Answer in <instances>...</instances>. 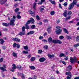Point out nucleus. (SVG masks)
<instances>
[{
	"mask_svg": "<svg viewBox=\"0 0 79 79\" xmlns=\"http://www.w3.org/2000/svg\"><path fill=\"white\" fill-rule=\"evenodd\" d=\"M77 2V0H73V2L70 4L69 6L68 10H73V8H74V6L75 5H76Z\"/></svg>",
	"mask_w": 79,
	"mask_h": 79,
	"instance_id": "nucleus-1",
	"label": "nucleus"
},
{
	"mask_svg": "<svg viewBox=\"0 0 79 79\" xmlns=\"http://www.w3.org/2000/svg\"><path fill=\"white\" fill-rule=\"evenodd\" d=\"M15 20H16V16H14L13 18H11L10 20V25L11 26H15Z\"/></svg>",
	"mask_w": 79,
	"mask_h": 79,
	"instance_id": "nucleus-2",
	"label": "nucleus"
},
{
	"mask_svg": "<svg viewBox=\"0 0 79 79\" xmlns=\"http://www.w3.org/2000/svg\"><path fill=\"white\" fill-rule=\"evenodd\" d=\"M70 60L71 63L73 64V63H74V62H76L77 61V59L76 57H74L73 59L71 57H70Z\"/></svg>",
	"mask_w": 79,
	"mask_h": 79,
	"instance_id": "nucleus-3",
	"label": "nucleus"
},
{
	"mask_svg": "<svg viewBox=\"0 0 79 79\" xmlns=\"http://www.w3.org/2000/svg\"><path fill=\"white\" fill-rule=\"evenodd\" d=\"M56 28L57 29V30L56 31V34H60L61 31H62L61 29H60V28H61V27L59 26H57L56 27Z\"/></svg>",
	"mask_w": 79,
	"mask_h": 79,
	"instance_id": "nucleus-4",
	"label": "nucleus"
},
{
	"mask_svg": "<svg viewBox=\"0 0 79 79\" xmlns=\"http://www.w3.org/2000/svg\"><path fill=\"white\" fill-rule=\"evenodd\" d=\"M30 20H28L26 24H29L31 23H32L33 24H34V19L33 18H30Z\"/></svg>",
	"mask_w": 79,
	"mask_h": 79,
	"instance_id": "nucleus-5",
	"label": "nucleus"
},
{
	"mask_svg": "<svg viewBox=\"0 0 79 79\" xmlns=\"http://www.w3.org/2000/svg\"><path fill=\"white\" fill-rule=\"evenodd\" d=\"M18 75L19 76H21V77L22 79H25V77L24 76V75L23 73H19L18 72Z\"/></svg>",
	"mask_w": 79,
	"mask_h": 79,
	"instance_id": "nucleus-6",
	"label": "nucleus"
},
{
	"mask_svg": "<svg viewBox=\"0 0 79 79\" xmlns=\"http://www.w3.org/2000/svg\"><path fill=\"white\" fill-rule=\"evenodd\" d=\"M12 40L14 41H15V42H19L20 41V39L18 38H14L12 39Z\"/></svg>",
	"mask_w": 79,
	"mask_h": 79,
	"instance_id": "nucleus-7",
	"label": "nucleus"
},
{
	"mask_svg": "<svg viewBox=\"0 0 79 79\" xmlns=\"http://www.w3.org/2000/svg\"><path fill=\"white\" fill-rule=\"evenodd\" d=\"M7 2V0H1L0 1V4L4 5Z\"/></svg>",
	"mask_w": 79,
	"mask_h": 79,
	"instance_id": "nucleus-8",
	"label": "nucleus"
},
{
	"mask_svg": "<svg viewBox=\"0 0 79 79\" xmlns=\"http://www.w3.org/2000/svg\"><path fill=\"white\" fill-rule=\"evenodd\" d=\"M46 60V59H45V58L44 57H42L39 59V61L40 62H44V61H45Z\"/></svg>",
	"mask_w": 79,
	"mask_h": 79,
	"instance_id": "nucleus-9",
	"label": "nucleus"
},
{
	"mask_svg": "<svg viewBox=\"0 0 79 79\" xmlns=\"http://www.w3.org/2000/svg\"><path fill=\"white\" fill-rule=\"evenodd\" d=\"M34 31H30L27 34V35H31L32 34H34Z\"/></svg>",
	"mask_w": 79,
	"mask_h": 79,
	"instance_id": "nucleus-10",
	"label": "nucleus"
},
{
	"mask_svg": "<svg viewBox=\"0 0 79 79\" xmlns=\"http://www.w3.org/2000/svg\"><path fill=\"white\" fill-rule=\"evenodd\" d=\"M72 69V66L71 65H69L67 69V71H71V69Z\"/></svg>",
	"mask_w": 79,
	"mask_h": 79,
	"instance_id": "nucleus-11",
	"label": "nucleus"
},
{
	"mask_svg": "<svg viewBox=\"0 0 79 79\" xmlns=\"http://www.w3.org/2000/svg\"><path fill=\"white\" fill-rule=\"evenodd\" d=\"M0 44L1 45H3V44H4L5 43V41L3 40V39H0Z\"/></svg>",
	"mask_w": 79,
	"mask_h": 79,
	"instance_id": "nucleus-12",
	"label": "nucleus"
},
{
	"mask_svg": "<svg viewBox=\"0 0 79 79\" xmlns=\"http://www.w3.org/2000/svg\"><path fill=\"white\" fill-rule=\"evenodd\" d=\"M48 40L49 43H52L53 41V40L52 39V37H49L48 39Z\"/></svg>",
	"mask_w": 79,
	"mask_h": 79,
	"instance_id": "nucleus-13",
	"label": "nucleus"
},
{
	"mask_svg": "<svg viewBox=\"0 0 79 79\" xmlns=\"http://www.w3.org/2000/svg\"><path fill=\"white\" fill-rule=\"evenodd\" d=\"M25 35V32L22 31V32H20L19 33V35H21V36H22V35Z\"/></svg>",
	"mask_w": 79,
	"mask_h": 79,
	"instance_id": "nucleus-14",
	"label": "nucleus"
},
{
	"mask_svg": "<svg viewBox=\"0 0 79 79\" xmlns=\"http://www.w3.org/2000/svg\"><path fill=\"white\" fill-rule=\"evenodd\" d=\"M63 15L64 17H67V10H65L63 14Z\"/></svg>",
	"mask_w": 79,
	"mask_h": 79,
	"instance_id": "nucleus-15",
	"label": "nucleus"
},
{
	"mask_svg": "<svg viewBox=\"0 0 79 79\" xmlns=\"http://www.w3.org/2000/svg\"><path fill=\"white\" fill-rule=\"evenodd\" d=\"M2 24L3 26H5L6 27H8V24L6 23H2Z\"/></svg>",
	"mask_w": 79,
	"mask_h": 79,
	"instance_id": "nucleus-16",
	"label": "nucleus"
},
{
	"mask_svg": "<svg viewBox=\"0 0 79 79\" xmlns=\"http://www.w3.org/2000/svg\"><path fill=\"white\" fill-rule=\"evenodd\" d=\"M64 31L65 32V33H66V34H69V32H68V31L67 29H65V28H64Z\"/></svg>",
	"mask_w": 79,
	"mask_h": 79,
	"instance_id": "nucleus-17",
	"label": "nucleus"
},
{
	"mask_svg": "<svg viewBox=\"0 0 79 79\" xmlns=\"http://www.w3.org/2000/svg\"><path fill=\"white\" fill-rule=\"evenodd\" d=\"M29 68H30V69H32L33 70L35 69V67L34 66H30L29 67Z\"/></svg>",
	"mask_w": 79,
	"mask_h": 79,
	"instance_id": "nucleus-18",
	"label": "nucleus"
},
{
	"mask_svg": "<svg viewBox=\"0 0 79 79\" xmlns=\"http://www.w3.org/2000/svg\"><path fill=\"white\" fill-rule=\"evenodd\" d=\"M59 56L60 57H63V56H66V55H65V54L63 53H60V55Z\"/></svg>",
	"mask_w": 79,
	"mask_h": 79,
	"instance_id": "nucleus-19",
	"label": "nucleus"
},
{
	"mask_svg": "<svg viewBox=\"0 0 79 79\" xmlns=\"http://www.w3.org/2000/svg\"><path fill=\"white\" fill-rule=\"evenodd\" d=\"M67 76H70V77H71V74L70 72H66V73Z\"/></svg>",
	"mask_w": 79,
	"mask_h": 79,
	"instance_id": "nucleus-20",
	"label": "nucleus"
},
{
	"mask_svg": "<svg viewBox=\"0 0 79 79\" xmlns=\"http://www.w3.org/2000/svg\"><path fill=\"white\" fill-rule=\"evenodd\" d=\"M22 53L23 54H25L26 55L27 54H28L29 53V52H28V51H23Z\"/></svg>",
	"mask_w": 79,
	"mask_h": 79,
	"instance_id": "nucleus-21",
	"label": "nucleus"
},
{
	"mask_svg": "<svg viewBox=\"0 0 79 79\" xmlns=\"http://www.w3.org/2000/svg\"><path fill=\"white\" fill-rule=\"evenodd\" d=\"M57 44H62V42L60 40H57Z\"/></svg>",
	"mask_w": 79,
	"mask_h": 79,
	"instance_id": "nucleus-22",
	"label": "nucleus"
},
{
	"mask_svg": "<svg viewBox=\"0 0 79 79\" xmlns=\"http://www.w3.org/2000/svg\"><path fill=\"white\" fill-rule=\"evenodd\" d=\"M48 56L49 58H54V57L55 56L53 55H51L49 54L48 55Z\"/></svg>",
	"mask_w": 79,
	"mask_h": 79,
	"instance_id": "nucleus-23",
	"label": "nucleus"
},
{
	"mask_svg": "<svg viewBox=\"0 0 79 79\" xmlns=\"http://www.w3.org/2000/svg\"><path fill=\"white\" fill-rule=\"evenodd\" d=\"M13 55L14 57H17V54L15 52H13Z\"/></svg>",
	"mask_w": 79,
	"mask_h": 79,
	"instance_id": "nucleus-24",
	"label": "nucleus"
},
{
	"mask_svg": "<svg viewBox=\"0 0 79 79\" xmlns=\"http://www.w3.org/2000/svg\"><path fill=\"white\" fill-rule=\"evenodd\" d=\"M36 19L37 20H38V21H39V20H40V17H39V15H37L36 17Z\"/></svg>",
	"mask_w": 79,
	"mask_h": 79,
	"instance_id": "nucleus-25",
	"label": "nucleus"
},
{
	"mask_svg": "<svg viewBox=\"0 0 79 79\" xmlns=\"http://www.w3.org/2000/svg\"><path fill=\"white\" fill-rule=\"evenodd\" d=\"M52 42L54 44H57V40H53Z\"/></svg>",
	"mask_w": 79,
	"mask_h": 79,
	"instance_id": "nucleus-26",
	"label": "nucleus"
},
{
	"mask_svg": "<svg viewBox=\"0 0 79 79\" xmlns=\"http://www.w3.org/2000/svg\"><path fill=\"white\" fill-rule=\"evenodd\" d=\"M1 69L3 71H6V69L3 67H1Z\"/></svg>",
	"mask_w": 79,
	"mask_h": 79,
	"instance_id": "nucleus-27",
	"label": "nucleus"
},
{
	"mask_svg": "<svg viewBox=\"0 0 79 79\" xmlns=\"http://www.w3.org/2000/svg\"><path fill=\"white\" fill-rule=\"evenodd\" d=\"M25 28L26 29H29V25L27 24H26Z\"/></svg>",
	"mask_w": 79,
	"mask_h": 79,
	"instance_id": "nucleus-28",
	"label": "nucleus"
},
{
	"mask_svg": "<svg viewBox=\"0 0 79 79\" xmlns=\"http://www.w3.org/2000/svg\"><path fill=\"white\" fill-rule=\"evenodd\" d=\"M13 69H16V65H15V64H13Z\"/></svg>",
	"mask_w": 79,
	"mask_h": 79,
	"instance_id": "nucleus-29",
	"label": "nucleus"
},
{
	"mask_svg": "<svg viewBox=\"0 0 79 79\" xmlns=\"http://www.w3.org/2000/svg\"><path fill=\"white\" fill-rule=\"evenodd\" d=\"M71 16L68 17L66 18L65 19V21H68V19H71Z\"/></svg>",
	"mask_w": 79,
	"mask_h": 79,
	"instance_id": "nucleus-30",
	"label": "nucleus"
},
{
	"mask_svg": "<svg viewBox=\"0 0 79 79\" xmlns=\"http://www.w3.org/2000/svg\"><path fill=\"white\" fill-rule=\"evenodd\" d=\"M25 29L26 28L25 27H23L22 28V30L23 32H25Z\"/></svg>",
	"mask_w": 79,
	"mask_h": 79,
	"instance_id": "nucleus-31",
	"label": "nucleus"
},
{
	"mask_svg": "<svg viewBox=\"0 0 79 79\" xmlns=\"http://www.w3.org/2000/svg\"><path fill=\"white\" fill-rule=\"evenodd\" d=\"M50 15L52 16H53V15H55V12H54V11H52L51 12Z\"/></svg>",
	"mask_w": 79,
	"mask_h": 79,
	"instance_id": "nucleus-32",
	"label": "nucleus"
},
{
	"mask_svg": "<svg viewBox=\"0 0 79 79\" xmlns=\"http://www.w3.org/2000/svg\"><path fill=\"white\" fill-rule=\"evenodd\" d=\"M31 29H35V25H33L31 26Z\"/></svg>",
	"mask_w": 79,
	"mask_h": 79,
	"instance_id": "nucleus-33",
	"label": "nucleus"
},
{
	"mask_svg": "<svg viewBox=\"0 0 79 79\" xmlns=\"http://www.w3.org/2000/svg\"><path fill=\"white\" fill-rule=\"evenodd\" d=\"M76 40L77 42H79V35H78L77 36V37H76Z\"/></svg>",
	"mask_w": 79,
	"mask_h": 79,
	"instance_id": "nucleus-34",
	"label": "nucleus"
},
{
	"mask_svg": "<svg viewBox=\"0 0 79 79\" xmlns=\"http://www.w3.org/2000/svg\"><path fill=\"white\" fill-rule=\"evenodd\" d=\"M19 9L18 8H16L15 10V13H17V12H18L19 11Z\"/></svg>",
	"mask_w": 79,
	"mask_h": 79,
	"instance_id": "nucleus-35",
	"label": "nucleus"
},
{
	"mask_svg": "<svg viewBox=\"0 0 79 79\" xmlns=\"http://www.w3.org/2000/svg\"><path fill=\"white\" fill-rule=\"evenodd\" d=\"M41 2L39 3V4H40V5H42L43 2H45V0H41Z\"/></svg>",
	"mask_w": 79,
	"mask_h": 79,
	"instance_id": "nucleus-36",
	"label": "nucleus"
},
{
	"mask_svg": "<svg viewBox=\"0 0 79 79\" xmlns=\"http://www.w3.org/2000/svg\"><path fill=\"white\" fill-rule=\"evenodd\" d=\"M47 31H48V32L49 33V34H50V32H51V31L50 30V28H48V29H47Z\"/></svg>",
	"mask_w": 79,
	"mask_h": 79,
	"instance_id": "nucleus-37",
	"label": "nucleus"
},
{
	"mask_svg": "<svg viewBox=\"0 0 79 79\" xmlns=\"http://www.w3.org/2000/svg\"><path fill=\"white\" fill-rule=\"evenodd\" d=\"M66 38L67 39H69V40H70V39H71V36H66Z\"/></svg>",
	"mask_w": 79,
	"mask_h": 79,
	"instance_id": "nucleus-38",
	"label": "nucleus"
},
{
	"mask_svg": "<svg viewBox=\"0 0 79 79\" xmlns=\"http://www.w3.org/2000/svg\"><path fill=\"white\" fill-rule=\"evenodd\" d=\"M31 61H34L35 60V57H32L31 59Z\"/></svg>",
	"mask_w": 79,
	"mask_h": 79,
	"instance_id": "nucleus-39",
	"label": "nucleus"
},
{
	"mask_svg": "<svg viewBox=\"0 0 79 79\" xmlns=\"http://www.w3.org/2000/svg\"><path fill=\"white\" fill-rule=\"evenodd\" d=\"M42 52H43V51L42 50H39L38 51V53H40V54L42 53Z\"/></svg>",
	"mask_w": 79,
	"mask_h": 79,
	"instance_id": "nucleus-40",
	"label": "nucleus"
},
{
	"mask_svg": "<svg viewBox=\"0 0 79 79\" xmlns=\"http://www.w3.org/2000/svg\"><path fill=\"white\" fill-rule=\"evenodd\" d=\"M79 46V43L77 44H75L73 47H78Z\"/></svg>",
	"mask_w": 79,
	"mask_h": 79,
	"instance_id": "nucleus-41",
	"label": "nucleus"
},
{
	"mask_svg": "<svg viewBox=\"0 0 79 79\" xmlns=\"http://www.w3.org/2000/svg\"><path fill=\"white\" fill-rule=\"evenodd\" d=\"M36 3L35 2L33 5V8L35 10V6H36Z\"/></svg>",
	"mask_w": 79,
	"mask_h": 79,
	"instance_id": "nucleus-42",
	"label": "nucleus"
},
{
	"mask_svg": "<svg viewBox=\"0 0 79 79\" xmlns=\"http://www.w3.org/2000/svg\"><path fill=\"white\" fill-rule=\"evenodd\" d=\"M59 39L61 40L63 39H64V36L62 35L60 36L59 37Z\"/></svg>",
	"mask_w": 79,
	"mask_h": 79,
	"instance_id": "nucleus-43",
	"label": "nucleus"
},
{
	"mask_svg": "<svg viewBox=\"0 0 79 79\" xmlns=\"http://www.w3.org/2000/svg\"><path fill=\"white\" fill-rule=\"evenodd\" d=\"M18 69H20V70H22L23 69V67L21 66L19 67H17Z\"/></svg>",
	"mask_w": 79,
	"mask_h": 79,
	"instance_id": "nucleus-44",
	"label": "nucleus"
},
{
	"mask_svg": "<svg viewBox=\"0 0 79 79\" xmlns=\"http://www.w3.org/2000/svg\"><path fill=\"white\" fill-rule=\"evenodd\" d=\"M23 48L25 50H28V47H27V46H24Z\"/></svg>",
	"mask_w": 79,
	"mask_h": 79,
	"instance_id": "nucleus-45",
	"label": "nucleus"
},
{
	"mask_svg": "<svg viewBox=\"0 0 79 79\" xmlns=\"http://www.w3.org/2000/svg\"><path fill=\"white\" fill-rule=\"evenodd\" d=\"M71 14H72V12H71V11H69L68 12V15H71Z\"/></svg>",
	"mask_w": 79,
	"mask_h": 79,
	"instance_id": "nucleus-46",
	"label": "nucleus"
},
{
	"mask_svg": "<svg viewBox=\"0 0 79 79\" xmlns=\"http://www.w3.org/2000/svg\"><path fill=\"white\" fill-rule=\"evenodd\" d=\"M44 23H48V20L47 19H45L44 20Z\"/></svg>",
	"mask_w": 79,
	"mask_h": 79,
	"instance_id": "nucleus-47",
	"label": "nucleus"
},
{
	"mask_svg": "<svg viewBox=\"0 0 79 79\" xmlns=\"http://www.w3.org/2000/svg\"><path fill=\"white\" fill-rule=\"evenodd\" d=\"M17 18L19 19H21V16H20L19 15H17Z\"/></svg>",
	"mask_w": 79,
	"mask_h": 79,
	"instance_id": "nucleus-48",
	"label": "nucleus"
},
{
	"mask_svg": "<svg viewBox=\"0 0 79 79\" xmlns=\"http://www.w3.org/2000/svg\"><path fill=\"white\" fill-rule=\"evenodd\" d=\"M63 5H64V6H66L68 5V3H67V2H64V3Z\"/></svg>",
	"mask_w": 79,
	"mask_h": 79,
	"instance_id": "nucleus-49",
	"label": "nucleus"
},
{
	"mask_svg": "<svg viewBox=\"0 0 79 79\" xmlns=\"http://www.w3.org/2000/svg\"><path fill=\"white\" fill-rule=\"evenodd\" d=\"M44 48L47 50V49H48V46L47 45L45 46H44Z\"/></svg>",
	"mask_w": 79,
	"mask_h": 79,
	"instance_id": "nucleus-50",
	"label": "nucleus"
},
{
	"mask_svg": "<svg viewBox=\"0 0 79 79\" xmlns=\"http://www.w3.org/2000/svg\"><path fill=\"white\" fill-rule=\"evenodd\" d=\"M17 45V44H16V43H14L13 44V47L14 48H16V46Z\"/></svg>",
	"mask_w": 79,
	"mask_h": 79,
	"instance_id": "nucleus-51",
	"label": "nucleus"
},
{
	"mask_svg": "<svg viewBox=\"0 0 79 79\" xmlns=\"http://www.w3.org/2000/svg\"><path fill=\"white\" fill-rule=\"evenodd\" d=\"M3 61V58H2L0 59V63H2Z\"/></svg>",
	"mask_w": 79,
	"mask_h": 79,
	"instance_id": "nucleus-52",
	"label": "nucleus"
},
{
	"mask_svg": "<svg viewBox=\"0 0 79 79\" xmlns=\"http://www.w3.org/2000/svg\"><path fill=\"white\" fill-rule=\"evenodd\" d=\"M51 3L52 4H53V5H55V1H52L51 2Z\"/></svg>",
	"mask_w": 79,
	"mask_h": 79,
	"instance_id": "nucleus-53",
	"label": "nucleus"
},
{
	"mask_svg": "<svg viewBox=\"0 0 79 79\" xmlns=\"http://www.w3.org/2000/svg\"><path fill=\"white\" fill-rule=\"evenodd\" d=\"M44 8H40V11L41 12H42V11H44Z\"/></svg>",
	"mask_w": 79,
	"mask_h": 79,
	"instance_id": "nucleus-54",
	"label": "nucleus"
},
{
	"mask_svg": "<svg viewBox=\"0 0 79 79\" xmlns=\"http://www.w3.org/2000/svg\"><path fill=\"white\" fill-rule=\"evenodd\" d=\"M19 47H20V45L19 44H17V48H19Z\"/></svg>",
	"mask_w": 79,
	"mask_h": 79,
	"instance_id": "nucleus-55",
	"label": "nucleus"
},
{
	"mask_svg": "<svg viewBox=\"0 0 79 79\" xmlns=\"http://www.w3.org/2000/svg\"><path fill=\"white\" fill-rule=\"evenodd\" d=\"M60 23V20H58L57 21L56 23H57V24H59V23Z\"/></svg>",
	"mask_w": 79,
	"mask_h": 79,
	"instance_id": "nucleus-56",
	"label": "nucleus"
},
{
	"mask_svg": "<svg viewBox=\"0 0 79 79\" xmlns=\"http://www.w3.org/2000/svg\"><path fill=\"white\" fill-rule=\"evenodd\" d=\"M39 39L40 40H41V39H43V36H40L39 37Z\"/></svg>",
	"mask_w": 79,
	"mask_h": 79,
	"instance_id": "nucleus-57",
	"label": "nucleus"
},
{
	"mask_svg": "<svg viewBox=\"0 0 79 79\" xmlns=\"http://www.w3.org/2000/svg\"><path fill=\"white\" fill-rule=\"evenodd\" d=\"M3 31H7L8 29L6 28H5L3 29Z\"/></svg>",
	"mask_w": 79,
	"mask_h": 79,
	"instance_id": "nucleus-58",
	"label": "nucleus"
},
{
	"mask_svg": "<svg viewBox=\"0 0 79 79\" xmlns=\"http://www.w3.org/2000/svg\"><path fill=\"white\" fill-rule=\"evenodd\" d=\"M59 7L60 8H61L62 9V7L61 6V4H59Z\"/></svg>",
	"mask_w": 79,
	"mask_h": 79,
	"instance_id": "nucleus-59",
	"label": "nucleus"
},
{
	"mask_svg": "<svg viewBox=\"0 0 79 79\" xmlns=\"http://www.w3.org/2000/svg\"><path fill=\"white\" fill-rule=\"evenodd\" d=\"M62 62L65 65H66V62H65L64 61H62Z\"/></svg>",
	"mask_w": 79,
	"mask_h": 79,
	"instance_id": "nucleus-60",
	"label": "nucleus"
},
{
	"mask_svg": "<svg viewBox=\"0 0 79 79\" xmlns=\"http://www.w3.org/2000/svg\"><path fill=\"white\" fill-rule=\"evenodd\" d=\"M2 76L3 77H5V75L3 73H2Z\"/></svg>",
	"mask_w": 79,
	"mask_h": 79,
	"instance_id": "nucleus-61",
	"label": "nucleus"
},
{
	"mask_svg": "<svg viewBox=\"0 0 79 79\" xmlns=\"http://www.w3.org/2000/svg\"><path fill=\"white\" fill-rule=\"evenodd\" d=\"M43 41L45 42H48V41L46 40H43Z\"/></svg>",
	"mask_w": 79,
	"mask_h": 79,
	"instance_id": "nucleus-62",
	"label": "nucleus"
},
{
	"mask_svg": "<svg viewBox=\"0 0 79 79\" xmlns=\"http://www.w3.org/2000/svg\"><path fill=\"white\" fill-rule=\"evenodd\" d=\"M64 60H65V61L68 60V57H66V58H64Z\"/></svg>",
	"mask_w": 79,
	"mask_h": 79,
	"instance_id": "nucleus-63",
	"label": "nucleus"
},
{
	"mask_svg": "<svg viewBox=\"0 0 79 79\" xmlns=\"http://www.w3.org/2000/svg\"><path fill=\"white\" fill-rule=\"evenodd\" d=\"M74 79H79V77H75Z\"/></svg>",
	"mask_w": 79,
	"mask_h": 79,
	"instance_id": "nucleus-64",
	"label": "nucleus"
}]
</instances>
